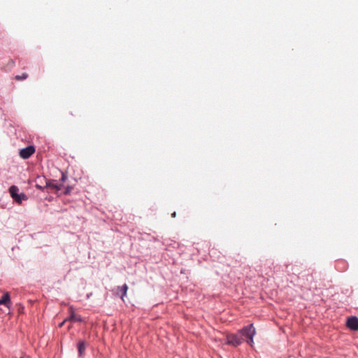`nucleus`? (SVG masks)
Masks as SVG:
<instances>
[{"instance_id":"1","label":"nucleus","mask_w":358,"mask_h":358,"mask_svg":"<svg viewBox=\"0 0 358 358\" xmlns=\"http://www.w3.org/2000/svg\"><path fill=\"white\" fill-rule=\"evenodd\" d=\"M255 329L252 324L243 327L238 331V334H229L227 336V344L234 347L240 345L243 342V337H245L247 343L252 346L253 337Z\"/></svg>"},{"instance_id":"2","label":"nucleus","mask_w":358,"mask_h":358,"mask_svg":"<svg viewBox=\"0 0 358 358\" xmlns=\"http://www.w3.org/2000/svg\"><path fill=\"white\" fill-rule=\"evenodd\" d=\"M19 188L15 185H12L9 188V193L15 201L20 204L22 201L27 200V196L24 193L19 194Z\"/></svg>"},{"instance_id":"3","label":"nucleus","mask_w":358,"mask_h":358,"mask_svg":"<svg viewBox=\"0 0 358 358\" xmlns=\"http://www.w3.org/2000/svg\"><path fill=\"white\" fill-rule=\"evenodd\" d=\"M34 152L35 149L33 146H28L20 150V156L22 159H28L34 153Z\"/></svg>"},{"instance_id":"4","label":"nucleus","mask_w":358,"mask_h":358,"mask_svg":"<svg viewBox=\"0 0 358 358\" xmlns=\"http://www.w3.org/2000/svg\"><path fill=\"white\" fill-rule=\"evenodd\" d=\"M70 316L65 319V321H69L71 322H82L83 319L80 315H76L74 313L73 307L69 308Z\"/></svg>"},{"instance_id":"5","label":"nucleus","mask_w":358,"mask_h":358,"mask_svg":"<svg viewBox=\"0 0 358 358\" xmlns=\"http://www.w3.org/2000/svg\"><path fill=\"white\" fill-rule=\"evenodd\" d=\"M347 326L352 330H358V319L356 317H351L347 321Z\"/></svg>"},{"instance_id":"6","label":"nucleus","mask_w":358,"mask_h":358,"mask_svg":"<svg viewBox=\"0 0 358 358\" xmlns=\"http://www.w3.org/2000/svg\"><path fill=\"white\" fill-rule=\"evenodd\" d=\"M0 305H4L8 308L10 306L11 302L8 292L5 293L3 296L0 299Z\"/></svg>"},{"instance_id":"7","label":"nucleus","mask_w":358,"mask_h":358,"mask_svg":"<svg viewBox=\"0 0 358 358\" xmlns=\"http://www.w3.org/2000/svg\"><path fill=\"white\" fill-rule=\"evenodd\" d=\"M85 342L83 341H80L78 343V355L80 357H82L85 352Z\"/></svg>"},{"instance_id":"8","label":"nucleus","mask_w":358,"mask_h":358,"mask_svg":"<svg viewBox=\"0 0 358 358\" xmlns=\"http://www.w3.org/2000/svg\"><path fill=\"white\" fill-rule=\"evenodd\" d=\"M128 290V286L127 284L123 285L122 287H117V291L120 292L122 293L121 294V299L124 300V297L127 295V292Z\"/></svg>"},{"instance_id":"9","label":"nucleus","mask_w":358,"mask_h":358,"mask_svg":"<svg viewBox=\"0 0 358 358\" xmlns=\"http://www.w3.org/2000/svg\"><path fill=\"white\" fill-rule=\"evenodd\" d=\"M28 78V74L27 73H23L22 75L15 76V78L17 80H23Z\"/></svg>"},{"instance_id":"10","label":"nucleus","mask_w":358,"mask_h":358,"mask_svg":"<svg viewBox=\"0 0 358 358\" xmlns=\"http://www.w3.org/2000/svg\"><path fill=\"white\" fill-rule=\"evenodd\" d=\"M66 178H67V176L63 173L61 180L64 181V180H66Z\"/></svg>"},{"instance_id":"11","label":"nucleus","mask_w":358,"mask_h":358,"mask_svg":"<svg viewBox=\"0 0 358 358\" xmlns=\"http://www.w3.org/2000/svg\"><path fill=\"white\" fill-rule=\"evenodd\" d=\"M52 187H55V189H57V190L61 189V185H52Z\"/></svg>"},{"instance_id":"12","label":"nucleus","mask_w":358,"mask_h":358,"mask_svg":"<svg viewBox=\"0 0 358 358\" xmlns=\"http://www.w3.org/2000/svg\"><path fill=\"white\" fill-rule=\"evenodd\" d=\"M71 190V188L68 187L65 190V194H69Z\"/></svg>"},{"instance_id":"13","label":"nucleus","mask_w":358,"mask_h":358,"mask_svg":"<svg viewBox=\"0 0 358 358\" xmlns=\"http://www.w3.org/2000/svg\"><path fill=\"white\" fill-rule=\"evenodd\" d=\"M66 322V321H65V320H64L62 323H60V324H59V327H62L64 324V323H65Z\"/></svg>"},{"instance_id":"14","label":"nucleus","mask_w":358,"mask_h":358,"mask_svg":"<svg viewBox=\"0 0 358 358\" xmlns=\"http://www.w3.org/2000/svg\"><path fill=\"white\" fill-rule=\"evenodd\" d=\"M171 216H172L173 217H176V212L173 213H172V215H171Z\"/></svg>"},{"instance_id":"15","label":"nucleus","mask_w":358,"mask_h":358,"mask_svg":"<svg viewBox=\"0 0 358 358\" xmlns=\"http://www.w3.org/2000/svg\"><path fill=\"white\" fill-rule=\"evenodd\" d=\"M20 358H22V357H20Z\"/></svg>"}]
</instances>
